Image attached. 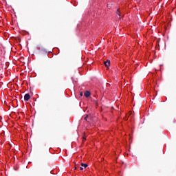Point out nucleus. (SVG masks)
Returning a JSON list of instances; mask_svg holds the SVG:
<instances>
[{"mask_svg": "<svg viewBox=\"0 0 176 176\" xmlns=\"http://www.w3.org/2000/svg\"><path fill=\"white\" fill-rule=\"evenodd\" d=\"M84 94L87 97V98H88V97H90L91 94H90V91H86Z\"/></svg>", "mask_w": 176, "mask_h": 176, "instance_id": "nucleus-3", "label": "nucleus"}, {"mask_svg": "<svg viewBox=\"0 0 176 176\" xmlns=\"http://www.w3.org/2000/svg\"><path fill=\"white\" fill-rule=\"evenodd\" d=\"M30 98H31V96L30 95V94H25V96H24L25 101H28V100H30Z\"/></svg>", "mask_w": 176, "mask_h": 176, "instance_id": "nucleus-1", "label": "nucleus"}, {"mask_svg": "<svg viewBox=\"0 0 176 176\" xmlns=\"http://www.w3.org/2000/svg\"><path fill=\"white\" fill-rule=\"evenodd\" d=\"M81 166H82V167H84V168H86V167H87V164H83V163H82V164H81Z\"/></svg>", "mask_w": 176, "mask_h": 176, "instance_id": "nucleus-5", "label": "nucleus"}, {"mask_svg": "<svg viewBox=\"0 0 176 176\" xmlns=\"http://www.w3.org/2000/svg\"><path fill=\"white\" fill-rule=\"evenodd\" d=\"M80 170H83V167H80Z\"/></svg>", "mask_w": 176, "mask_h": 176, "instance_id": "nucleus-7", "label": "nucleus"}, {"mask_svg": "<svg viewBox=\"0 0 176 176\" xmlns=\"http://www.w3.org/2000/svg\"><path fill=\"white\" fill-rule=\"evenodd\" d=\"M87 118H89V116L88 115H87L85 117V120H86V121H87Z\"/></svg>", "mask_w": 176, "mask_h": 176, "instance_id": "nucleus-6", "label": "nucleus"}, {"mask_svg": "<svg viewBox=\"0 0 176 176\" xmlns=\"http://www.w3.org/2000/svg\"><path fill=\"white\" fill-rule=\"evenodd\" d=\"M116 14H117V17H119L120 19L121 15H120V11H119V10H117Z\"/></svg>", "mask_w": 176, "mask_h": 176, "instance_id": "nucleus-4", "label": "nucleus"}, {"mask_svg": "<svg viewBox=\"0 0 176 176\" xmlns=\"http://www.w3.org/2000/svg\"><path fill=\"white\" fill-rule=\"evenodd\" d=\"M105 67H109L111 65V61L109 60H107L106 62H104Z\"/></svg>", "mask_w": 176, "mask_h": 176, "instance_id": "nucleus-2", "label": "nucleus"}, {"mask_svg": "<svg viewBox=\"0 0 176 176\" xmlns=\"http://www.w3.org/2000/svg\"><path fill=\"white\" fill-rule=\"evenodd\" d=\"M95 104H98V102H97V100H95Z\"/></svg>", "mask_w": 176, "mask_h": 176, "instance_id": "nucleus-8", "label": "nucleus"}]
</instances>
